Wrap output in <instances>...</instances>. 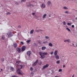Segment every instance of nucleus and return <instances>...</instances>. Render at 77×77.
Segmentation results:
<instances>
[{"instance_id": "a18cd8bd", "label": "nucleus", "mask_w": 77, "mask_h": 77, "mask_svg": "<svg viewBox=\"0 0 77 77\" xmlns=\"http://www.w3.org/2000/svg\"><path fill=\"white\" fill-rule=\"evenodd\" d=\"M41 64H42V62H40V63L39 64L40 65H41Z\"/></svg>"}, {"instance_id": "6e6d98bb", "label": "nucleus", "mask_w": 77, "mask_h": 77, "mask_svg": "<svg viewBox=\"0 0 77 77\" xmlns=\"http://www.w3.org/2000/svg\"><path fill=\"white\" fill-rule=\"evenodd\" d=\"M75 45H76V46L77 47V44H76Z\"/></svg>"}, {"instance_id": "7ed1b4c3", "label": "nucleus", "mask_w": 77, "mask_h": 77, "mask_svg": "<svg viewBox=\"0 0 77 77\" xmlns=\"http://www.w3.org/2000/svg\"><path fill=\"white\" fill-rule=\"evenodd\" d=\"M57 54V51H55L54 52V55L55 56V57L57 59H59V57Z\"/></svg>"}, {"instance_id": "5701e85b", "label": "nucleus", "mask_w": 77, "mask_h": 77, "mask_svg": "<svg viewBox=\"0 0 77 77\" xmlns=\"http://www.w3.org/2000/svg\"><path fill=\"white\" fill-rule=\"evenodd\" d=\"M66 29L67 30H68V31H69V32H70V31H71V30H70V29H69L68 28H66Z\"/></svg>"}, {"instance_id": "b1692460", "label": "nucleus", "mask_w": 77, "mask_h": 77, "mask_svg": "<svg viewBox=\"0 0 77 77\" xmlns=\"http://www.w3.org/2000/svg\"><path fill=\"white\" fill-rule=\"evenodd\" d=\"M33 46H34V47H36V43H33Z\"/></svg>"}, {"instance_id": "09e8293b", "label": "nucleus", "mask_w": 77, "mask_h": 77, "mask_svg": "<svg viewBox=\"0 0 77 77\" xmlns=\"http://www.w3.org/2000/svg\"><path fill=\"white\" fill-rule=\"evenodd\" d=\"M72 77H74V74H73L72 76Z\"/></svg>"}, {"instance_id": "37998d69", "label": "nucleus", "mask_w": 77, "mask_h": 77, "mask_svg": "<svg viewBox=\"0 0 77 77\" xmlns=\"http://www.w3.org/2000/svg\"><path fill=\"white\" fill-rule=\"evenodd\" d=\"M20 43L21 44H23V42H20Z\"/></svg>"}, {"instance_id": "ea45409f", "label": "nucleus", "mask_w": 77, "mask_h": 77, "mask_svg": "<svg viewBox=\"0 0 77 77\" xmlns=\"http://www.w3.org/2000/svg\"><path fill=\"white\" fill-rule=\"evenodd\" d=\"M72 28H74V25H72Z\"/></svg>"}, {"instance_id": "1a4fd4ad", "label": "nucleus", "mask_w": 77, "mask_h": 77, "mask_svg": "<svg viewBox=\"0 0 77 77\" xmlns=\"http://www.w3.org/2000/svg\"><path fill=\"white\" fill-rule=\"evenodd\" d=\"M17 50L18 51V53H21V49L18 48H17Z\"/></svg>"}, {"instance_id": "bb28decb", "label": "nucleus", "mask_w": 77, "mask_h": 77, "mask_svg": "<svg viewBox=\"0 0 77 77\" xmlns=\"http://www.w3.org/2000/svg\"><path fill=\"white\" fill-rule=\"evenodd\" d=\"M56 63H57L58 64H59V63H60V61H59V60L57 61L56 62Z\"/></svg>"}, {"instance_id": "6e6552de", "label": "nucleus", "mask_w": 77, "mask_h": 77, "mask_svg": "<svg viewBox=\"0 0 77 77\" xmlns=\"http://www.w3.org/2000/svg\"><path fill=\"white\" fill-rule=\"evenodd\" d=\"M31 54H32V52L31 51H28L27 52V54L28 56H30Z\"/></svg>"}, {"instance_id": "a878e982", "label": "nucleus", "mask_w": 77, "mask_h": 77, "mask_svg": "<svg viewBox=\"0 0 77 77\" xmlns=\"http://www.w3.org/2000/svg\"><path fill=\"white\" fill-rule=\"evenodd\" d=\"M63 25H66V22L64 21L63 23Z\"/></svg>"}, {"instance_id": "c85d7f7f", "label": "nucleus", "mask_w": 77, "mask_h": 77, "mask_svg": "<svg viewBox=\"0 0 77 77\" xmlns=\"http://www.w3.org/2000/svg\"><path fill=\"white\" fill-rule=\"evenodd\" d=\"M45 38L46 39H48L49 38V37L47 36H45Z\"/></svg>"}, {"instance_id": "a19ab883", "label": "nucleus", "mask_w": 77, "mask_h": 77, "mask_svg": "<svg viewBox=\"0 0 77 77\" xmlns=\"http://www.w3.org/2000/svg\"><path fill=\"white\" fill-rule=\"evenodd\" d=\"M21 27L20 26H18V28H21Z\"/></svg>"}, {"instance_id": "58836bf2", "label": "nucleus", "mask_w": 77, "mask_h": 77, "mask_svg": "<svg viewBox=\"0 0 77 77\" xmlns=\"http://www.w3.org/2000/svg\"><path fill=\"white\" fill-rule=\"evenodd\" d=\"M65 13H66V14H68V11H66Z\"/></svg>"}, {"instance_id": "aec40b11", "label": "nucleus", "mask_w": 77, "mask_h": 77, "mask_svg": "<svg viewBox=\"0 0 77 77\" xmlns=\"http://www.w3.org/2000/svg\"><path fill=\"white\" fill-rule=\"evenodd\" d=\"M5 36H2V40H4V39H5Z\"/></svg>"}, {"instance_id": "a211bd4d", "label": "nucleus", "mask_w": 77, "mask_h": 77, "mask_svg": "<svg viewBox=\"0 0 77 77\" xmlns=\"http://www.w3.org/2000/svg\"><path fill=\"white\" fill-rule=\"evenodd\" d=\"M45 5H44V4H42V8H45Z\"/></svg>"}, {"instance_id": "f8f14e48", "label": "nucleus", "mask_w": 77, "mask_h": 77, "mask_svg": "<svg viewBox=\"0 0 77 77\" xmlns=\"http://www.w3.org/2000/svg\"><path fill=\"white\" fill-rule=\"evenodd\" d=\"M45 49H46V47H43L42 48V50H44Z\"/></svg>"}, {"instance_id": "79ce46f5", "label": "nucleus", "mask_w": 77, "mask_h": 77, "mask_svg": "<svg viewBox=\"0 0 77 77\" xmlns=\"http://www.w3.org/2000/svg\"><path fill=\"white\" fill-rule=\"evenodd\" d=\"M33 72H31V74H32V75H33Z\"/></svg>"}, {"instance_id": "2f4dec72", "label": "nucleus", "mask_w": 77, "mask_h": 77, "mask_svg": "<svg viewBox=\"0 0 77 77\" xmlns=\"http://www.w3.org/2000/svg\"><path fill=\"white\" fill-rule=\"evenodd\" d=\"M54 53V52H51V53H50V54H51V55H52V54H53V53Z\"/></svg>"}, {"instance_id": "603ef678", "label": "nucleus", "mask_w": 77, "mask_h": 77, "mask_svg": "<svg viewBox=\"0 0 77 77\" xmlns=\"http://www.w3.org/2000/svg\"><path fill=\"white\" fill-rule=\"evenodd\" d=\"M36 32H39V31H38V30H36Z\"/></svg>"}, {"instance_id": "473e14b6", "label": "nucleus", "mask_w": 77, "mask_h": 77, "mask_svg": "<svg viewBox=\"0 0 77 77\" xmlns=\"http://www.w3.org/2000/svg\"><path fill=\"white\" fill-rule=\"evenodd\" d=\"M11 14V13L8 12L7 13V15H10Z\"/></svg>"}, {"instance_id": "c03bdc74", "label": "nucleus", "mask_w": 77, "mask_h": 77, "mask_svg": "<svg viewBox=\"0 0 77 77\" xmlns=\"http://www.w3.org/2000/svg\"><path fill=\"white\" fill-rule=\"evenodd\" d=\"M32 15H35V13H32Z\"/></svg>"}, {"instance_id": "864d4df0", "label": "nucleus", "mask_w": 77, "mask_h": 77, "mask_svg": "<svg viewBox=\"0 0 77 77\" xmlns=\"http://www.w3.org/2000/svg\"><path fill=\"white\" fill-rule=\"evenodd\" d=\"M19 66V65H17V67H18Z\"/></svg>"}, {"instance_id": "f704fd0d", "label": "nucleus", "mask_w": 77, "mask_h": 77, "mask_svg": "<svg viewBox=\"0 0 77 77\" xmlns=\"http://www.w3.org/2000/svg\"><path fill=\"white\" fill-rule=\"evenodd\" d=\"M38 42L39 43V44H42V42H41V41H38Z\"/></svg>"}, {"instance_id": "2eb2a0df", "label": "nucleus", "mask_w": 77, "mask_h": 77, "mask_svg": "<svg viewBox=\"0 0 77 77\" xmlns=\"http://www.w3.org/2000/svg\"><path fill=\"white\" fill-rule=\"evenodd\" d=\"M10 68L12 71H14V68L13 67H10Z\"/></svg>"}, {"instance_id": "3c124183", "label": "nucleus", "mask_w": 77, "mask_h": 77, "mask_svg": "<svg viewBox=\"0 0 77 77\" xmlns=\"http://www.w3.org/2000/svg\"><path fill=\"white\" fill-rule=\"evenodd\" d=\"M54 77H59V76H55Z\"/></svg>"}, {"instance_id": "c9c22d12", "label": "nucleus", "mask_w": 77, "mask_h": 77, "mask_svg": "<svg viewBox=\"0 0 77 77\" xmlns=\"http://www.w3.org/2000/svg\"><path fill=\"white\" fill-rule=\"evenodd\" d=\"M62 69H59V70H58V71L59 72H60V71H62Z\"/></svg>"}, {"instance_id": "cd10ccee", "label": "nucleus", "mask_w": 77, "mask_h": 77, "mask_svg": "<svg viewBox=\"0 0 77 77\" xmlns=\"http://www.w3.org/2000/svg\"><path fill=\"white\" fill-rule=\"evenodd\" d=\"M48 43V42L47 41L44 42H43V44H46V43Z\"/></svg>"}, {"instance_id": "412c9836", "label": "nucleus", "mask_w": 77, "mask_h": 77, "mask_svg": "<svg viewBox=\"0 0 77 77\" xmlns=\"http://www.w3.org/2000/svg\"><path fill=\"white\" fill-rule=\"evenodd\" d=\"M30 6H31L30 4L29 3L27 4V6L28 7H30Z\"/></svg>"}, {"instance_id": "4468645a", "label": "nucleus", "mask_w": 77, "mask_h": 77, "mask_svg": "<svg viewBox=\"0 0 77 77\" xmlns=\"http://www.w3.org/2000/svg\"><path fill=\"white\" fill-rule=\"evenodd\" d=\"M49 46L50 47H52L53 46V44L51 43H49Z\"/></svg>"}, {"instance_id": "c756f323", "label": "nucleus", "mask_w": 77, "mask_h": 77, "mask_svg": "<svg viewBox=\"0 0 77 77\" xmlns=\"http://www.w3.org/2000/svg\"><path fill=\"white\" fill-rule=\"evenodd\" d=\"M71 46H74V45L72 43L70 45Z\"/></svg>"}, {"instance_id": "8fccbe9b", "label": "nucleus", "mask_w": 77, "mask_h": 77, "mask_svg": "<svg viewBox=\"0 0 77 77\" xmlns=\"http://www.w3.org/2000/svg\"><path fill=\"white\" fill-rule=\"evenodd\" d=\"M75 20H77V17L75 18Z\"/></svg>"}, {"instance_id": "f03ea898", "label": "nucleus", "mask_w": 77, "mask_h": 77, "mask_svg": "<svg viewBox=\"0 0 77 77\" xmlns=\"http://www.w3.org/2000/svg\"><path fill=\"white\" fill-rule=\"evenodd\" d=\"M20 69H18L17 70V74H20V75H23V74L22 73H21V69H22L23 68V65H20Z\"/></svg>"}, {"instance_id": "0eeeda50", "label": "nucleus", "mask_w": 77, "mask_h": 77, "mask_svg": "<svg viewBox=\"0 0 77 77\" xmlns=\"http://www.w3.org/2000/svg\"><path fill=\"white\" fill-rule=\"evenodd\" d=\"M26 47L25 46H23L22 48V51H24V50H25V49H26Z\"/></svg>"}, {"instance_id": "ddd939ff", "label": "nucleus", "mask_w": 77, "mask_h": 77, "mask_svg": "<svg viewBox=\"0 0 77 77\" xmlns=\"http://www.w3.org/2000/svg\"><path fill=\"white\" fill-rule=\"evenodd\" d=\"M64 41L65 42H69V39H68L66 40H64Z\"/></svg>"}, {"instance_id": "423d86ee", "label": "nucleus", "mask_w": 77, "mask_h": 77, "mask_svg": "<svg viewBox=\"0 0 77 77\" xmlns=\"http://www.w3.org/2000/svg\"><path fill=\"white\" fill-rule=\"evenodd\" d=\"M38 60H37L36 61H35L33 64L32 65V66H35L36 64H37V63H38Z\"/></svg>"}, {"instance_id": "dca6fc26", "label": "nucleus", "mask_w": 77, "mask_h": 77, "mask_svg": "<svg viewBox=\"0 0 77 77\" xmlns=\"http://www.w3.org/2000/svg\"><path fill=\"white\" fill-rule=\"evenodd\" d=\"M48 6H50V5H51V2L50 1H48Z\"/></svg>"}, {"instance_id": "39448f33", "label": "nucleus", "mask_w": 77, "mask_h": 77, "mask_svg": "<svg viewBox=\"0 0 77 77\" xmlns=\"http://www.w3.org/2000/svg\"><path fill=\"white\" fill-rule=\"evenodd\" d=\"M49 66V64H46L44 66L43 68H42V69H45V68H47V67H48Z\"/></svg>"}, {"instance_id": "4be33fe9", "label": "nucleus", "mask_w": 77, "mask_h": 77, "mask_svg": "<svg viewBox=\"0 0 77 77\" xmlns=\"http://www.w3.org/2000/svg\"><path fill=\"white\" fill-rule=\"evenodd\" d=\"M21 62V61H16V63H18V64H19Z\"/></svg>"}, {"instance_id": "de8ad7c7", "label": "nucleus", "mask_w": 77, "mask_h": 77, "mask_svg": "<svg viewBox=\"0 0 77 77\" xmlns=\"http://www.w3.org/2000/svg\"><path fill=\"white\" fill-rule=\"evenodd\" d=\"M65 66V65H63V68H64V67Z\"/></svg>"}, {"instance_id": "7c9ffc66", "label": "nucleus", "mask_w": 77, "mask_h": 77, "mask_svg": "<svg viewBox=\"0 0 77 77\" xmlns=\"http://www.w3.org/2000/svg\"><path fill=\"white\" fill-rule=\"evenodd\" d=\"M33 68H32V67H31L30 68V70H31V71H33Z\"/></svg>"}, {"instance_id": "393cba45", "label": "nucleus", "mask_w": 77, "mask_h": 77, "mask_svg": "<svg viewBox=\"0 0 77 77\" xmlns=\"http://www.w3.org/2000/svg\"><path fill=\"white\" fill-rule=\"evenodd\" d=\"M63 8L64 9H68L67 7H63Z\"/></svg>"}, {"instance_id": "72a5a7b5", "label": "nucleus", "mask_w": 77, "mask_h": 77, "mask_svg": "<svg viewBox=\"0 0 77 77\" xmlns=\"http://www.w3.org/2000/svg\"><path fill=\"white\" fill-rule=\"evenodd\" d=\"M21 1L22 2H26V0H22Z\"/></svg>"}, {"instance_id": "5fc2aeb1", "label": "nucleus", "mask_w": 77, "mask_h": 77, "mask_svg": "<svg viewBox=\"0 0 77 77\" xmlns=\"http://www.w3.org/2000/svg\"><path fill=\"white\" fill-rule=\"evenodd\" d=\"M1 71H3V69H1Z\"/></svg>"}, {"instance_id": "f3484780", "label": "nucleus", "mask_w": 77, "mask_h": 77, "mask_svg": "<svg viewBox=\"0 0 77 77\" xmlns=\"http://www.w3.org/2000/svg\"><path fill=\"white\" fill-rule=\"evenodd\" d=\"M47 16V14H45L43 16V18H45V17Z\"/></svg>"}, {"instance_id": "20e7f679", "label": "nucleus", "mask_w": 77, "mask_h": 77, "mask_svg": "<svg viewBox=\"0 0 77 77\" xmlns=\"http://www.w3.org/2000/svg\"><path fill=\"white\" fill-rule=\"evenodd\" d=\"M7 35H8V38H10V37L12 36V32H8L7 33Z\"/></svg>"}, {"instance_id": "e433bc0d", "label": "nucleus", "mask_w": 77, "mask_h": 77, "mask_svg": "<svg viewBox=\"0 0 77 77\" xmlns=\"http://www.w3.org/2000/svg\"><path fill=\"white\" fill-rule=\"evenodd\" d=\"M67 24L68 26H70L71 25V23H68Z\"/></svg>"}, {"instance_id": "4c0bfd02", "label": "nucleus", "mask_w": 77, "mask_h": 77, "mask_svg": "<svg viewBox=\"0 0 77 77\" xmlns=\"http://www.w3.org/2000/svg\"><path fill=\"white\" fill-rule=\"evenodd\" d=\"M11 77H17V76L16 75H13Z\"/></svg>"}, {"instance_id": "4d7b16f0", "label": "nucleus", "mask_w": 77, "mask_h": 77, "mask_svg": "<svg viewBox=\"0 0 77 77\" xmlns=\"http://www.w3.org/2000/svg\"><path fill=\"white\" fill-rule=\"evenodd\" d=\"M3 61H4V60H3Z\"/></svg>"}, {"instance_id": "9d476101", "label": "nucleus", "mask_w": 77, "mask_h": 77, "mask_svg": "<svg viewBox=\"0 0 77 77\" xmlns=\"http://www.w3.org/2000/svg\"><path fill=\"white\" fill-rule=\"evenodd\" d=\"M13 46L14 47V48H16V47H17V43H15L14 44Z\"/></svg>"}, {"instance_id": "49530a36", "label": "nucleus", "mask_w": 77, "mask_h": 77, "mask_svg": "<svg viewBox=\"0 0 77 77\" xmlns=\"http://www.w3.org/2000/svg\"><path fill=\"white\" fill-rule=\"evenodd\" d=\"M15 4H16V5H18V3H17V2H16V3H15Z\"/></svg>"}, {"instance_id": "9b49d317", "label": "nucleus", "mask_w": 77, "mask_h": 77, "mask_svg": "<svg viewBox=\"0 0 77 77\" xmlns=\"http://www.w3.org/2000/svg\"><path fill=\"white\" fill-rule=\"evenodd\" d=\"M34 32V30L32 29L30 32V34H33V32Z\"/></svg>"}, {"instance_id": "f257e3e1", "label": "nucleus", "mask_w": 77, "mask_h": 77, "mask_svg": "<svg viewBox=\"0 0 77 77\" xmlns=\"http://www.w3.org/2000/svg\"><path fill=\"white\" fill-rule=\"evenodd\" d=\"M48 54V53L47 52L42 53L41 52H39V54L41 56V59H44L45 58V55H47Z\"/></svg>"}, {"instance_id": "6ab92c4d", "label": "nucleus", "mask_w": 77, "mask_h": 77, "mask_svg": "<svg viewBox=\"0 0 77 77\" xmlns=\"http://www.w3.org/2000/svg\"><path fill=\"white\" fill-rule=\"evenodd\" d=\"M31 40H27V41H26V42L27 43H29V42H30L31 41Z\"/></svg>"}]
</instances>
